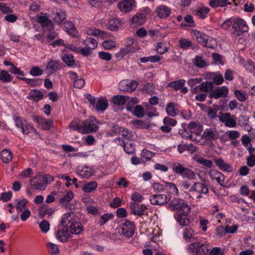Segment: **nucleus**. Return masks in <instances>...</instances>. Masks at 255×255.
<instances>
[{
	"instance_id": "obj_1",
	"label": "nucleus",
	"mask_w": 255,
	"mask_h": 255,
	"mask_svg": "<svg viewBox=\"0 0 255 255\" xmlns=\"http://www.w3.org/2000/svg\"><path fill=\"white\" fill-rule=\"evenodd\" d=\"M171 168L176 174L181 176L183 179L188 180H183L180 183L181 188L188 190L190 193V197L196 201L203 197V195H207L209 193L208 185L202 182H193L191 184L189 180L196 179V173L191 169L185 167L183 164L178 161L171 163Z\"/></svg>"
},
{
	"instance_id": "obj_2",
	"label": "nucleus",
	"mask_w": 255,
	"mask_h": 255,
	"mask_svg": "<svg viewBox=\"0 0 255 255\" xmlns=\"http://www.w3.org/2000/svg\"><path fill=\"white\" fill-rule=\"evenodd\" d=\"M53 180L54 177L50 174H38L30 180V183L35 190L42 191Z\"/></svg>"
},
{
	"instance_id": "obj_3",
	"label": "nucleus",
	"mask_w": 255,
	"mask_h": 255,
	"mask_svg": "<svg viewBox=\"0 0 255 255\" xmlns=\"http://www.w3.org/2000/svg\"><path fill=\"white\" fill-rule=\"evenodd\" d=\"M100 124V122L95 117H91L82 121L81 122V133L86 134L97 131L99 129L97 125Z\"/></svg>"
},
{
	"instance_id": "obj_4",
	"label": "nucleus",
	"mask_w": 255,
	"mask_h": 255,
	"mask_svg": "<svg viewBox=\"0 0 255 255\" xmlns=\"http://www.w3.org/2000/svg\"><path fill=\"white\" fill-rule=\"evenodd\" d=\"M167 208L172 211H182L185 213H190L191 208L182 199L175 198L168 205Z\"/></svg>"
},
{
	"instance_id": "obj_5",
	"label": "nucleus",
	"mask_w": 255,
	"mask_h": 255,
	"mask_svg": "<svg viewBox=\"0 0 255 255\" xmlns=\"http://www.w3.org/2000/svg\"><path fill=\"white\" fill-rule=\"evenodd\" d=\"M210 249L208 244L198 241L191 244L188 248V252L194 254L195 255H207Z\"/></svg>"
},
{
	"instance_id": "obj_6",
	"label": "nucleus",
	"mask_w": 255,
	"mask_h": 255,
	"mask_svg": "<svg viewBox=\"0 0 255 255\" xmlns=\"http://www.w3.org/2000/svg\"><path fill=\"white\" fill-rule=\"evenodd\" d=\"M182 237L184 240L187 243L199 241L198 237V232L195 227L192 225L185 228L182 231Z\"/></svg>"
},
{
	"instance_id": "obj_7",
	"label": "nucleus",
	"mask_w": 255,
	"mask_h": 255,
	"mask_svg": "<svg viewBox=\"0 0 255 255\" xmlns=\"http://www.w3.org/2000/svg\"><path fill=\"white\" fill-rule=\"evenodd\" d=\"M235 118V116L231 115L229 113H219V120L221 122L224 123L226 127L232 128L236 126Z\"/></svg>"
},
{
	"instance_id": "obj_8",
	"label": "nucleus",
	"mask_w": 255,
	"mask_h": 255,
	"mask_svg": "<svg viewBox=\"0 0 255 255\" xmlns=\"http://www.w3.org/2000/svg\"><path fill=\"white\" fill-rule=\"evenodd\" d=\"M233 33L241 36L248 31L249 28L245 21L242 19L235 20L233 23Z\"/></svg>"
},
{
	"instance_id": "obj_9",
	"label": "nucleus",
	"mask_w": 255,
	"mask_h": 255,
	"mask_svg": "<svg viewBox=\"0 0 255 255\" xmlns=\"http://www.w3.org/2000/svg\"><path fill=\"white\" fill-rule=\"evenodd\" d=\"M135 229V226L134 223L128 220H125L122 223V233L127 238H130L133 236Z\"/></svg>"
},
{
	"instance_id": "obj_10",
	"label": "nucleus",
	"mask_w": 255,
	"mask_h": 255,
	"mask_svg": "<svg viewBox=\"0 0 255 255\" xmlns=\"http://www.w3.org/2000/svg\"><path fill=\"white\" fill-rule=\"evenodd\" d=\"M13 119L15 125L21 129L23 134H27L30 133L31 130L34 129L32 127L28 126L26 121L22 118L19 116H15Z\"/></svg>"
},
{
	"instance_id": "obj_11",
	"label": "nucleus",
	"mask_w": 255,
	"mask_h": 255,
	"mask_svg": "<svg viewBox=\"0 0 255 255\" xmlns=\"http://www.w3.org/2000/svg\"><path fill=\"white\" fill-rule=\"evenodd\" d=\"M229 93V89L226 86L218 87L213 90L209 94V97L217 99L220 98H224L227 96Z\"/></svg>"
},
{
	"instance_id": "obj_12",
	"label": "nucleus",
	"mask_w": 255,
	"mask_h": 255,
	"mask_svg": "<svg viewBox=\"0 0 255 255\" xmlns=\"http://www.w3.org/2000/svg\"><path fill=\"white\" fill-rule=\"evenodd\" d=\"M32 119L43 130H49L53 125V122L51 120H47L42 117L38 116H33Z\"/></svg>"
},
{
	"instance_id": "obj_13",
	"label": "nucleus",
	"mask_w": 255,
	"mask_h": 255,
	"mask_svg": "<svg viewBox=\"0 0 255 255\" xmlns=\"http://www.w3.org/2000/svg\"><path fill=\"white\" fill-rule=\"evenodd\" d=\"M138 83L135 81L123 80L120 83V89L121 91L127 92H133L137 87Z\"/></svg>"
},
{
	"instance_id": "obj_14",
	"label": "nucleus",
	"mask_w": 255,
	"mask_h": 255,
	"mask_svg": "<svg viewBox=\"0 0 255 255\" xmlns=\"http://www.w3.org/2000/svg\"><path fill=\"white\" fill-rule=\"evenodd\" d=\"M37 21L40 23L43 28H46L48 30H51L54 28V24L51 20H49L45 14L41 13L36 16Z\"/></svg>"
},
{
	"instance_id": "obj_15",
	"label": "nucleus",
	"mask_w": 255,
	"mask_h": 255,
	"mask_svg": "<svg viewBox=\"0 0 255 255\" xmlns=\"http://www.w3.org/2000/svg\"><path fill=\"white\" fill-rule=\"evenodd\" d=\"M136 2L134 0H123L118 3V7L123 12H128L135 6Z\"/></svg>"
},
{
	"instance_id": "obj_16",
	"label": "nucleus",
	"mask_w": 255,
	"mask_h": 255,
	"mask_svg": "<svg viewBox=\"0 0 255 255\" xmlns=\"http://www.w3.org/2000/svg\"><path fill=\"white\" fill-rule=\"evenodd\" d=\"M219 137V131L215 128H206L202 134V138L205 140H214L217 139Z\"/></svg>"
},
{
	"instance_id": "obj_17",
	"label": "nucleus",
	"mask_w": 255,
	"mask_h": 255,
	"mask_svg": "<svg viewBox=\"0 0 255 255\" xmlns=\"http://www.w3.org/2000/svg\"><path fill=\"white\" fill-rule=\"evenodd\" d=\"M167 196L166 194H154L149 198L150 203L153 205L161 206L167 203Z\"/></svg>"
},
{
	"instance_id": "obj_18",
	"label": "nucleus",
	"mask_w": 255,
	"mask_h": 255,
	"mask_svg": "<svg viewBox=\"0 0 255 255\" xmlns=\"http://www.w3.org/2000/svg\"><path fill=\"white\" fill-rule=\"evenodd\" d=\"M72 234H79L83 230L82 225L75 218L67 227Z\"/></svg>"
},
{
	"instance_id": "obj_19",
	"label": "nucleus",
	"mask_w": 255,
	"mask_h": 255,
	"mask_svg": "<svg viewBox=\"0 0 255 255\" xmlns=\"http://www.w3.org/2000/svg\"><path fill=\"white\" fill-rule=\"evenodd\" d=\"M157 16L161 19H166L170 14L171 9L165 5H160L155 9Z\"/></svg>"
},
{
	"instance_id": "obj_20",
	"label": "nucleus",
	"mask_w": 255,
	"mask_h": 255,
	"mask_svg": "<svg viewBox=\"0 0 255 255\" xmlns=\"http://www.w3.org/2000/svg\"><path fill=\"white\" fill-rule=\"evenodd\" d=\"M214 162L216 165L222 171L228 172H232L234 168L233 166L225 161L221 158H215Z\"/></svg>"
},
{
	"instance_id": "obj_21",
	"label": "nucleus",
	"mask_w": 255,
	"mask_h": 255,
	"mask_svg": "<svg viewBox=\"0 0 255 255\" xmlns=\"http://www.w3.org/2000/svg\"><path fill=\"white\" fill-rule=\"evenodd\" d=\"M130 208L133 214L138 216L144 215L146 209V208L143 205H139L135 202L130 203Z\"/></svg>"
},
{
	"instance_id": "obj_22",
	"label": "nucleus",
	"mask_w": 255,
	"mask_h": 255,
	"mask_svg": "<svg viewBox=\"0 0 255 255\" xmlns=\"http://www.w3.org/2000/svg\"><path fill=\"white\" fill-rule=\"evenodd\" d=\"M57 238L61 242L66 243L68 241V239L71 238V234L69 232L68 228L67 229H58L56 233Z\"/></svg>"
},
{
	"instance_id": "obj_23",
	"label": "nucleus",
	"mask_w": 255,
	"mask_h": 255,
	"mask_svg": "<svg viewBox=\"0 0 255 255\" xmlns=\"http://www.w3.org/2000/svg\"><path fill=\"white\" fill-rule=\"evenodd\" d=\"M209 176L212 180H215L222 186L224 183V176L223 174L216 170L212 169L209 172Z\"/></svg>"
},
{
	"instance_id": "obj_24",
	"label": "nucleus",
	"mask_w": 255,
	"mask_h": 255,
	"mask_svg": "<svg viewBox=\"0 0 255 255\" xmlns=\"http://www.w3.org/2000/svg\"><path fill=\"white\" fill-rule=\"evenodd\" d=\"M123 21L119 18L113 17L110 18L107 26L111 31H117L122 25Z\"/></svg>"
},
{
	"instance_id": "obj_25",
	"label": "nucleus",
	"mask_w": 255,
	"mask_h": 255,
	"mask_svg": "<svg viewBox=\"0 0 255 255\" xmlns=\"http://www.w3.org/2000/svg\"><path fill=\"white\" fill-rule=\"evenodd\" d=\"M145 21V14L137 13L133 15L131 19L130 25L133 27L138 26L143 24Z\"/></svg>"
},
{
	"instance_id": "obj_26",
	"label": "nucleus",
	"mask_w": 255,
	"mask_h": 255,
	"mask_svg": "<svg viewBox=\"0 0 255 255\" xmlns=\"http://www.w3.org/2000/svg\"><path fill=\"white\" fill-rule=\"evenodd\" d=\"M76 171L81 178H88L92 175V170L88 166H78Z\"/></svg>"
},
{
	"instance_id": "obj_27",
	"label": "nucleus",
	"mask_w": 255,
	"mask_h": 255,
	"mask_svg": "<svg viewBox=\"0 0 255 255\" xmlns=\"http://www.w3.org/2000/svg\"><path fill=\"white\" fill-rule=\"evenodd\" d=\"M63 29L74 37H78V31L74 24L71 21H65L63 25Z\"/></svg>"
},
{
	"instance_id": "obj_28",
	"label": "nucleus",
	"mask_w": 255,
	"mask_h": 255,
	"mask_svg": "<svg viewBox=\"0 0 255 255\" xmlns=\"http://www.w3.org/2000/svg\"><path fill=\"white\" fill-rule=\"evenodd\" d=\"M189 213L182 212L177 214L176 218L177 222L182 226L189 225L190 222L188 216Z\"/></svg>"
},
{
	"instance_id": "obj_29",
	"label": "nucleus",
	"mask_w": 255,
	"mask_h": 255,
	"mask_svg": "<svg viewBox=\"0 0 255 255\" xmlns=\"http://www.w3.org/2000/svg\"><path fill=\"white\" fill-rule=\"evenodd\" d=\"M75 218L76 216L74 214L66 213L62 217L61 225L63 227H67Z\"/></svg>"
},
{
	"instance_id": "obj_30",
	"label": "nucleus",
	"mask_w": 255,
	"mask_h": 255,
	"mask_svg": "<svg viewBox=\"0 0 255 255\" xmlns=\"http://www.w3.org/2000/svg\"><path fill=\"white\" fill-rule=\"evenodd\" d=\"M134 39L131 38L127 39L126 42V46L123 49H121V52L118 53L117 55H120L122 56L126 55L127 54L132 52L134 51V49L130 47L133 43Z\"/></svg>"
},
{
	"instance_id": "obj_31",
	"label": "nucleus",
	"mask_w": 255,
	"mask_h": 255,
	"mask_svg": "<svg viewBox=\"0 0 255 255\" xmlns=\"http://www.w3.org/2000/svg\"><path fill=\"white\" fill-rule=\"evenodd\" d=\"M61 69V65L59 61L51 60L46 66V70L50 73H53Z\"/></svg>"
},
{
	"instance_id": "obj_32",
	"label": "nucleus",
	"mask_w": 255,
	"mask_h": 255,
	"mask_svg": "<svg viewBox=\"0 0 255 255\" xmlns=\"http://www.w3.org/2000/svg\"><path fill=\"white\" fill-rule=\"evenodd\" d=\"M188 128L191 133H197L198 132H201L202 128V126L199 122H190L188 125Z\"/></svg>"
},
{
	"instance_id": "obj_33",
	"label": "nucleus",
	"mask_w": 255,
	"mask_h": 255,
	"mask_svg": "<svg viewBox=\"0 0 255 255\" xmlns=\"http://www.w3.org/2000/svg\"><path fill=\"white\" fill-rule=\"evenodd\" d=\"M165 184V189L167 192L173 195H178V190L174 183L166 182Z\"/></svg>"
},
{
	"instance_id": "obj_34",
	"label": "nucleus",
	"mask_w": 255,
	"mask_h": 255,
	"mask_svg": "<svg viewBox=\"0 0 255 255\" xmlns=\"http://www.w3.org/2000/svg\"><path fill=\"white\" fill-rule=\"evenodd\" d=\"M129 99L128 97L122 95H116L113 97V103L117 106H123Z\"/></svg>"
},
{
	"instance_id": "obj_35",
	"label": "nucleus",
	"mask_w": 255,
	"mask_h": 255,
	"mask_svg": "<svg viewBox=\"0 0 255 255\" xmlns=\"http://www.w3.org/2000/svg\"><path fill=\"white\" fill-rule=\"evenodd\" d=\"M193 33L197 41L201 44L203 45L205 41L208 40L209 36L204 33L200 32L198 30H194Z\"/></svg>"
},
{
	"instance_id": "obj_36",
	"label": "nucleus",
	"mask_w": 255,
	"mask_h": 255,
	"mask_svg": "<svg viewBox=\"0 0 255 255\" xmlns=\"http://www.w3.org/2000/svg\"><path fill=\"white\" fill-rule=\"evenodd\" d=\"M185 80L180 79L178 81H173L169 83L167 86L168 87L173 88L175 90L177 91L181 89L185 84Z\"/></svg>"
},
{
	"instance_id": "obj_37",
	"label": "nucleus",
	"mask_w": 255,
	"mask_h": 255,
	"mask_svg": "<svg viewBox=\"0 0 255 255\" xmlns=\"http://www.w3.org/2000/svg\"><path fill=\"white\" fill-rule=\"evenodd\" d=\"M98 187V184L96 181H91L85 184L83 187V190L86 193H90L95 190Z\"/></svg>"
},
{
	"instance_id": "obj_38",
	"label": "nucleus",
	"mask_w": 255,
	"mask_h": 255,
	"mask_svg": "<svg viewBox=\"0 0 255 255\" xmlns=\"http://www.w3.org/2000/svg\"><path fill=\"white\" fill-rule=\"evenodd\" d=\"M0 158L3 162L8 163L12 158V153L7 149H3L1 152Z\"/></svg>"
},
{
	"instance_id": "obj_39",
	"label": "nucleus",
	"mask_w": 255,
	"mask_h": 255,
	"mask_svg": "<svg viewBox=\"0 0 255 255\" xmlns=\"http://www.w3.org/2000/svg\"><path fill=\"white\" fill-rule=\"evenodd\" d=\"M83 43L91 50L95 49L98 45L97 41L93 38L88 37L83 41Z\"/></svg>"
},
{
	"instance_id": "obj_40",
	"label": "nucleus",
	"mask_w": 255,
	"mask_h": 255,
	"mask_svg": "<svg viewBox=\"0 0 255 255\" xmlns=\"http://www.w3.org/2000/svg\"><path fill=\"white\" fill-rule=\"evenodd\" d=\"M108 106V103L106 100L101 99L99 100L96 105H95V107L96 109L98 111H104L106 109H107Z\"/></svg>"
},
{
	"instance_id": "obj_41",
	"label": "nucleus",
	"mask_w": 255,
	"mask_h": 255,
	"mask_svg": "<svg viewBox=\"0 0 255 255\" xmlns=\"http://www.w3.org/2000/svg\"><path fill=\"white\" fill-rule=\"evenodd\" d=\"M29 97L35 102H37L43 99V94L38 90H33L30 92Z\"/></svg>"
},
{
	"instance_id": "obj_42",
	"label": "nucleus",
	"mask_w": 255,
	"mask_h": 255,
	"mask_svg": "<svg viewBox=\"0 0 255 255\" xmlns=\"http://www.w3.org/2000/svg\"><path fill=\"white\" fill-rule=\"evenodd\" d=\"M81 121L78 119L72 121L68 126V127L73 130H77L81 133Z\"/></svg>"
},
{
	"instance_id": "obj_43",
	"label": "nucleus",
	"mask_w": 255,
	"mask_h": 255,
	"mask_svg": "<svg viewBox=\"0 0 255 255\" xmlns=\"http://www.w3.org/2000/svg\"><path fill=\"white\" fill-rule=\"evenodd\" d=\"M86 33L89 35L99 36L103 37L105 35V32L95 28H87L85 30Z\"/></svg>"
},
{
	"instance_id": "obj_44",
	"label": "nucleus",
	"mask_w": 255,
	"mask_h": 255,
	"mask_svg": "<svg viewBox=\"0 0 255 255\" xmlns=\"http://www.w3.org/2000/svg\"><path fill=\"white\" fill-rule=\"evenodd\" d=\"M123 147L125 151L128 154H132L135 150L133 142L130 140H128L124 143Z\"/></svg>"
},
{
	"instance_id": "obj_45",
	"label": "nucleus",
	"mask_w": 255,
	"mask_h": 255,
	"mask_svg": "<svg viewBox=\"0 0 255 255\" xmlns=\"http://www.w3.org/2000/svg\"><path fill=\"white\" fill-rule=\"evenodd\" d=\"M17 203L15 205V208L16 209L18 212H21L23 210L27 209L26 205L28 203V201L26 199H23L18 201L16 200Z\"/></svg>"
},
{
	"instance_id": "obj_46",
	"label": "nucleus",
	"mask_w": 255,
	"mask_h": 255,
	"mask_svg": "<svg viewBox=\"0 0 255 255\" xmlns=\"http://www.w3.org/2000/svg\"><path fill=\"white\" fill-rule=\"evenodd\" d=\"M54 15L55 16L53 17V19L55 22H57L58 24L61 23V22L66 18L65 13L60 10L56 11Z\"/></svg>"
},
{
	"instance_id": "obj_47",
	"label": "nucleus",
	"mask_w": 255,
	"mask_h": 255,
	"mask_svg": "<svg viewBox=\"0 0 255 255\" xmlns=\"http://www.w3.org/2000/svg\"><path fill=\"white\" fill-rule=\"evenodd\" d=\"M23 80H24L27 84L29 85L32 86V87H35L37 86L38 85H40L42 83V80L38 78H23L22 79Z\"/></svg>"
},
{
	"instance_id": "obj_48",
	"label": "nucleus",
	"mask_w": 255,
	"mask_h": 255,
	"mask_svg": "<svg viewBox=\"0 0 255 255\" xmlns=\"http://www.w3.org/2000/svg\"><path fill=\"white\" fill-rule=\"evenodd\" d=\"M62 59L68 66H73L75 62L73 56L71 54H62Z\"/></svg>"
},
{
	"instance_id": "obj_49",
	"label": "nucleus",
	"mask_w": 255,
	"mask_h": 255,
	"mask_svg": "<svg viewBox=\"0 0 255 255\" xmlns=\"http://www.w3.org/2000/svg\"><path fill=\"white\" fill-rule=\"evenodd\" d=\"M175 104L174 103H168L166 107V110L167 114L171 117H174L177 114V112L174 107Z\"/></svg>"
},
{
	"instance_id": "obj_50",
	"label": "nucleus",
	"mask_w": 255,
	"mask_h": 255,
	"mask_svg": "<svg viewBox=\"0 0 255 255\" xmlns=\"http://www.w3.org/2000/svg\"><path fill=\"white\" fill-rule=\"evenodd\" d=\"M113 218L114 215L112 213L104 214L100 217L98 224L101 226L104 225Z\"/></svg>"
},
{
	"instance_id": "obj_51",
	"label": "nucleus",
	"mask_w": 255,
	"mask_h": 255,
	"mask_svg": "<svg viewBox=\"0 0 255 255\" xmlns=\"http://www.w3.org/2000/svg\"><path fill=\"white\" fill-rule=\"evenodd\" d=\"M210 11V9L205 6H202L197 9L196 14L202 19H204Z\"/></svg>"
},
{
	"instance_id": "obj_52",
	"label": "nucleus",
	"mask_w": 255,
	"mask_h": 255,
	"mask_svg": "<svg viewBox=\"0 0 255 255\" xmlns=\"http://www.w3.org/2000/svg\"><path fill=\"white\" fill-rule=\"evenodd\" d=\"M194 23L193 17L190 15H186L184 18V21L181 23L182 26H194Z\"/></svg>"
},
{
	"instance_id": "obj_53",
	"label": "nucleus",
	"mask_w": 255,
	"mask_h": 255,
	"mask_svg": "<svg viewBox=\"0 0 255 255\" xmlns=\"http://www.w3.org/2000/svg\"><path fill=\"white\" fill-rule=\"evenodd\" d=\"M213 88V84L210 82H205L200 84V90L202 92H212Z\"/></svg>"
},
{
	"instance_id": "obj_54",
	"label": "nucleus",
	"mask_w": 255,
	"mask_h": 255,
	"mask_svg": "<svg viewBox=\"0 0 255 255\" xmlns=\"http://www.w3.org/2000/svg\"><path fill=\"white\" fill-rule=\"evenodd\" d=\"M0 80L4 83L9 82L12 80V77L6 71L2 70L0 73Z\"/></svg>"
},
{
	"instance_id": "obj_55",
	"label": "nucleus",
	"mask_w": 255,
	"mask_h": 255,
	"mask_svg": "<svg viewBox=\"0 0 255 255\" xmlns=\"http://www.w3.org/2000/svg\"><path fill=\"white\" fill-rule=\"evenodd\" d=\"M179 47L183 49L186 50L191 46L192 42L188 39L181 38L179 40Z\"/></svg>"
},
{
	"instance_id": "obj_56",
	"label": "nucleus",
	"mask_w": 255,
	"mask_h": 255,
	"mask_svg": "<svg viewBox=\"0 0 255 255\" xmlns=\"http://www.w3.org/2000/svg\"><path fill=\"white\" fill-rule=\"evenodd\" d=\"M194 64L199 68H203L207 65L206 62L201 56H196L194 60Z\"/></svg>"
},
{
	"instance_id": "obj_57",
	"label": "nucleus",
	"mask_w": 255,
	"mask_h": 255,
	"mask_svg": "<svg viewBox=\"0 0 255 255\" xmlns=\"http://www.w3.org/2000/svg\"><path fill=\"white\" fill-rule=\"evenodd\" d=\"M168 50L166 44L164 42H159L157 44L156 51L159 54L165 53Z\"/></svg>"
},
{
	"instance_id": "obj_58",
	"label": "nucleus",
	"mask_w": 255,
	"mask_h": 255,
	"mask_svg": "<svg viewBox=\"0 0 255 255\" xmlns=\"http://www.w3.org/2000/svg\"><path fill=\"white\" fill-rule=\"evenodd\" d=\"M154 86L150 83H148L145 84L142 89V92L144 93H148L152 95L154 93Z\"/></svg>"
},
{
	"instance_id": "obj_59",
	"label": "nucleus",
	"mask_w": 255,
	"mask_h": 255,
	"mask_svg": "<svg viewBox=\"0 0 255 255\" xmlns=\"http://www.w3.org/2000/svg\"><path fill=\"white\" fill-rule=\"evenodd\" d=\"M196 161L199 164H202L208 168H211L213 166V162L211 160L203 157H199Z\"/></svg>"
},
{
	"instance_id": "obj_60",
	"label": "nucleus",
	"mask_w": 255,
	"mask_h": 255,
	"mask_svg": "<svg viewBox=\"0 0 255 255\" xmlns=\"http://www.w3.org/2000/svg\"><path fill=\"white\" fill-rule=\"evenodd\" d=\"M49 249V253L51 254L57 255L59 253V249L57 245L52 243H48L46 245Z\"/></svg>"
},
{
	"instance_id": "obj_61",
	"label": "nucleus",
	"mask_w": 255,
	"mask_h": 255,
	"mask_svg": "<svg viewBox=\"0 0 255 255\" xmlns=\"http://www.w3.org/2000/svg\"><path fill=\"white\" fill-rule=\"evenodd\" d=\"M214 83L217 85H221L224 82V78L222 75L219 73H217L213 77Z\"/></svg>"
},
{
	"instance_id": "obj_62",
	"label": "nucleus",
	"mask_w": 255,
	"mask_h": 255,
	"mask_svg": "<svg viewBox=\"0 0 255 255\" xmlns=\"http://www.w3.org/2000/svg\"><path fill=\"white\" fill-rule=\"evenodd\" d=\"M203 45L211 49H214L216 45V40L209 36L208 37V40L206 41Z\"/></svg>"
},
{
	"instance_id": "obj_63",
	"label": "nucleus",
	"mask_w": 255,
	"mask_h": 255,
	"mask_svg": "<svg viewBox=\"0 0 255 255\" xmlns=\"http://www.w3.org/2000/svg\"><path fill=\"white\" fill-rule=\"evenodd\" d=\"M235 94L238 99L241 102H244L248 98V96L246 93L241 92L240 90H236L235 91Z\"/></svg>"
},
{
	"instance_id": "obj_64",
	"label": "nucleus",
	"mask_w": 255,
	"mask_h": 255,
	"mask_svg": "<svg viewBox=\"0 0 255 255\" xmlns=\"http://www.w3.org/2000/svg\"><path fill=\"white\" fill-rule=\"evenodd\" d=\"M50 224L48 222L45 220H43L39 224V228L41 231L43 233H47L49 230Z\"/></svg>"
}]
</instances>
